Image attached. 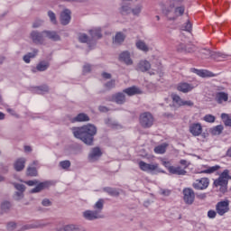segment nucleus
<instances>
[{"instance_id": "nucleus-57", "label": "nucleus", "mask_w": 231, "mask_h": 231, "mask_svg": "<svg viewBox=\"0 0 231 231\" xmlns=\"http://www.w3.org/2000/svg\"><path fill=\"white\" fill-rule=\"evenodd\" d=\"M216 216H217V212H216L215 210L210 209L209 211H208V217H209V219H214Z\"/></svg>"}, {"instance_id": "nucleus-38", "label": "nucleus", "mask_w": 231, "mask_h": 231, "mask_svg": "<svg viewBox=\"0 0 231 231\" xmlns=\"http://www.w3.org/2000/svg\"><path fill=\"white\" fill-rule=\"evenodd\" d=\"M223 129H225L223 125H218L217 126H214L213 128H211V134H214V135L221 134V133H223Z\"/></svg>"}, {"instance_id": "nucleus-50", "label": "nucleus", "mask_w": 231, "mask_h": 231, "mask_svg": "<svg viewBox=\"0 0 231 231\" xmlns=\"http://www.w3.org/2000/svg\"><path fill=\"white\" fill-rule=\"evenodd\" d=\"M78 41L81 43L88 42V34H86L84 32H79L78 35Z\"/></svg>"}, {"instance_id": "nucleus-46", "label": "nucleus", "mask_w": 231, "mask_h": 231, "mask_svg": "<svg viewBox=\"0 0 231 231\" xmlns=\"http://www.w3.org/2000/svg\"><path fill=\"white\" fill-rule=\"evenodd\" d=\"M171 98L174 104H177V106H181V104L183 103V99H181L180 96H178L177 94H172Z\"/></svg>"}, {"instance_id": "nucleus-56", "label": "nucleus", "mask_w": 231, "mask_h": 231, "mask_svg": "<svg viewBox=\"0 0 231 231\" xmlns=\"http://www.w3.org/2000/svg\"><path fill=\"white\" fill-rule=\"evenodd\" d=\"M187 48V45L183 44V43H180L177 46V51H179L180 53H185V49Z\"/></svg>"}, {"instance_id": "nucleus-29", "label": "nucleus", "mask_w": 231, "mask_h": 231, "mask_svg": "<svg viewBox=\"0 0 231 231\" xmlns=\"http://www.w3.org/2000/svg\"><path fill=\"white\" fill-rule=\"evenodd\" d=\"M39 53V51L37 49H34L32 52H29L23 56V62L26 64H30V61L32 59H35L37 57V54Z\"/></svg>"}, {"instance_id": "nucleus-59", "label": "nucleus", "mask_w": 231, "mask_h": 231, "mask_svg": "<svg viewBox=\"0 0 231 231\" xmlns=\"http://www.w3.org/2000/svg\"><path fill=\"white\" fill-rule=\"evenodd\" d=\"M43 21L42 20H36L33 23H32V28H41V25L43 24Z\"/></svg>"}, {"instance_id": "nucleus-36", "label": "nucleus", "mask_w": 231, "mask_h": 231, "mask_svg": "<svg viewBox=\"0 0 231 231\" xmlns=\"http://www.w3.org/2000/svg\"><path fill=\"white\" fill-rule=\"evenodd\" d=\"M221 118L226 127H231V118L228 114H225V113L221 114Z\"/></svg>"}, {"instance_id": "nucleus-3", "label": "nucleus", "mask_w": 231, "mask_h": 231, "mask_svg": "<svg viewBox=\"0 0 231 231\" xmlns=\"http://www.w3.org/2000/svg\"><path fill=\"white\" fill-rule=\"evenodd\" d=\"M139 123L143 129H149L154 124V116L150 112H144L139 116Z\"/></svg>"}, {"instance_id": "nucleus-30", "label": "nucleus", "mask_w": 231, "mask_h": 231, "mask_svg": "<svg viewBox=\"0 0 231 231\" xmlns=\"http://www.w3.org/2000/svg\"><path fill=\"white\" fill-rule=\"evenodd\" d=\"M119 12L121 15H129L132 14L131 4H122Z\"/></svg>"}, {"instance_id": "nucleus-52", "label": "nucleus", "mask_w": 231, "mask_h": 231, "mask_svg": "<svg viewBox=\"0 0 231 231\" xmlns=\"http://www.w3.org/2000/svg\"><path fill=\"white\" fill-rule=\"evenodd\" d=\"M27 176H37V168L29 166L27 169Z\"/></svg>"}, {"instance_id": "nucleus-33", "label": "nucleus", "mask_w": 231, "mask_h": 231, "mask_svg": "<svg viewBox=\"0 0 231 231\" xmlns=\"http://www.w3.org/2000/svg\"><path fill=\"white\" fill-rule=\"evenodd\" d=\"M70 122H72V124H75V122H88V115L79 113L77 116L71 118Z\"/></svg>"}, {"instance_id": "nucleus-16", "label": "nucleus", "mask_w": 231, "mask_h": 231, "mask_svg": "<svg viewBox=\"0 0 231 231\" xmlns=\"http://www.w3.org/2000/svg\"><path fill=\"white\" fill-rule=\"evenodd\" d=\"M14 185L15 189L18 190V192L14 194V199L19 201L24 198V190H26V188L23 184L14 183Z\"/></svg>"}, {"instance_id": "nucleus-26", "label": "nucleus", "mask_w": 231, "mask_h": 231, "mask_svg": "<svg viewBox=\"0 0 231 231\" xmlns=\"http://www.w3.org/2000/svg\"><path fill=\"white\" fill-rule=\"evenodd\" d=\"M41 226H44V223L42 220H36L32 222L31 224H27L23 226V230H30L32 228H41Z\"/></svg>"}, {"instance_id": "nucleus-28", "label": "nucleus", "mask_w": 231, "mask_h": 231, "mask_svg": "<svg viewBox=\"0 0 231 231\" xmlns=\"http://www.w3.org/2000/svg\"><path fill=\"white\" fill-rule=\"evenodd\" d=\"M125 41V35L124 32H116L115 37L113 38V44H116L117 46H120Z\"/></svg>"}, {"instance_id": "nucleus-43", "label": "nucleus", "mask_w": 231, "mask_h": 231, "mask_svg": "<svg viewBox=\"0 0 231 231\" xmlns=\"http://www.w3.org/2000/svg\"><path fill=\"white\" fill-rule=\"evenodd\" d=\"M116 86V80L111 79V80L107 81L106 83H105L104 88H106V89L110 90V89L115 88Z\"/></svg>"}, {"instance_id": "nucleus-51", "label": "nucleus", "mask_w": 231, "mask_h": 231, "mask_svg": "<svg viewBox=\"0 0 231 231\" xmlns=\"http://www.w3.org/2000/svg\"><path fill=\"white\" fill-rule=\"evenodd\" d=\"M11 207H12V204H10L9 201H4L1 204V209L3 212H6V211L10 210Z\"/></svg>"}, {"instance_id": "nucleus-42", "label": "nucleus", "mask_w": 231, "mask_h": 231, "mask_svg": "<svg viewBox=\"0 0 231 231\" xmlns=\"http://www.w3.org/2000/svg\"><path fill=\"white\" fill-rule=\"evenodd\" d=\"M214 51H210L208 49H202L200 53L204 55V59H212V53Z\"/></svg>"}, {"instance_id": "nucleus-31", "label": "nucleus", "mask_w": 231, "mask_h": 231, "mask_svg": "<svg viewBox=\"0 0 231 231\" xmlns=\"http://www.w3.org/2000/svg\"><path fill=\"white\" fill-rule=\"evenodd\" d=\"M135 47L137 48V50H140L141 51H143L144 53H147V51H149V46H147L145 42H143L142 40H138L135 42Z\"/></svg>"}, {"instance_id": "nucleus-12", "label": "nucleus", "mask_w": 231, "mask_h": 231, "mask_svg": "<svg viewBox=\"0 0 231 231\" xmlns=\"http://www.w3.org/2000/svg\"><path fill=\"white\" fill-rule=\"evenodd\" d=\"M44 31L42 32L32 31L30 34V39H32L34 44H42V42H44Z\"/></svg>"}, {"instance_id": "nucleus-39", "label": "nucleus", "mask_w": 231, "mask_h": 231, "mask_svg": "<svg viewBox=\"0 0 231 231\" xmlns=\"http://www.w3.org/2000/svg\"><path fill=\"white\" fill-rule=\"evenodd\" d=\"M143 9V5H142V4H138L137 5H135V7L132 8L133 15H135L138 17V15L142 14Z\"/></svg>"}, {"instance_id": "nucleus-35", "label": "nucleus", "mask_w": 231, "mask_h": 231, "mask_svg": "<svg viewBox=\"0 0 231 231\" xmlns=\"http://www.w3.org/2000/svg\"><path fill=\"white\" fill-rule=\"evenodd\" d=\"M50 187V182H42L39 183L34 189L31 190L32 194H35L37 192H41V190Z\"/></svg>"}, {"instance_id": "nucleus-34", "label": "nucleus", "mask_w": 231, "mask_h": 231, "mask_svg": "<svg viewBox=\"0 0 231 231\" xmlns=\"http://www.w3.org/2000/svg\"><path fill=\"white\" fill-rule=\"evenodd\" d=\"M103 190L114 198H118V196H120V191H118L116 188L106 187L104 188Z\"/></svg>"}, {"instance_id": "nucleus-62", "label": "nucleus", "mask_w": 231, "mask_h": 231, "mask_svg": "<svg viewBox=\"0 0 231 231\" xmlns=\"http://www.w3.org/2000/svg\"><path fill=\"white\" fill-rule=\"evenodd\" d=\"M42 205L43 207H51V200L48 199H44L42 201Z\"/></svg>"}, {"instance_id": "nucleus-11", "label": "nucleus", "mask_w": 231, "mask_h": 231, "mask_svg": "<svg viewBox=\"0 0 231 231\" xmlns=\"http://www.w3.org/2000/svg\"><path fill=\"white\" fill-rule=\"evenodd\" d=\"M102 150L100 147H94L91 149L89 154H88V161L93 162H98L100 158L102 157Z\"/></svg>"}, {"instance_id": "nucleus-22", "label": "nucleus", "mask_w": 231, "mask_h": 231, "mask_svg": "<svg viewBox=\"0 0 231 231\" xmlns=\"http://www.w3.org/2000/svg\"><path fill=\"white\" fill-rule=\"evenodd\" d=\"M178 91H180L181 93H189V91H192L194 89V86L189 84V83H180L177 87Z\"/></svg>"}, {"instance_id": "nucleus-18", "label": "nucleus", "mask_w": 231, "mask_h": 231, "mask_svg": "<svg viewBox=\"0 0 231 231\" xmlns=\"http://www.w3.org/2000/svg\"><path fill=\"white\" fill-rule=\"evenodd\" d=\"M112 101L116 102L119 106L125 104V92H117L112 96Z\"/></svg>"}, {"instance_id": "nucleus-1", "label": "nucleus", "mask_w": 231, "mask_h": 231, "mask_svg": "<svg viewBox=\"0 0 231 231\" xmlns=\"http://www.w3.org/2000/svg\"><path fill=\"white\" fill-rule=\"evenodd\" d=\"M106 201L104 199H99L98 201L94 205V210L88 211V220L95 221V219H104L102 210H104V204Z\"/></svg>"}, {"instance_id": "nucleus-19", "label": "nucleus", "mask_w": 231, "mask_h": 231, "mask_svg": "<svg viewBox=\"0 0 231 231\" xmlns=\"http://www.w3.org/2000/svg\"><path fill=\"white\" fill-rule=\"evenodd\" d=\"M26 165V159L24 157H20L15 160L14 163V170L17 171V172H21V171L24 170V167Z\"/></svg>"}, {"instance_id": "nucleus-53", "label": "nucleus", "mask_w": 231, "mask_h": 231, "mask_svg": "<svg viewBox=\"0 0 231 231\" xmlns=\"http://www.w3.org/2000/svg\"><path fill=\"white\" fill-rule=\"evenodd\" d=\"M204 120L205 122H208L209 124H214V122H216V116L212 115H206L204 116Z\"/></svg>"}, {"instance_id": "nucleus-63", "label": "nucleus", "mask_w": 231, "mask_h": 231, "mask_svg": "<svg viewBox=\"0 0 231 231\" xmlns=\"http://www.w3.org/2000/svg\"><path fill=\"white\" fill-rule=\"evenodd\" d=\"M172 6H171L170 8H164L162 9V14L164 15H166V17H169V14H171V12H172Z\"/></svg>"}, {"instance_id": "nucleus-25", "label": "nucleus", "mask_w": 231, "mask_h": 231, "mask_svg": "<svg viewBox=\"0 0 231 231\" xmlns=\"http://www.w3.org/2000/svg\"><path fill=\"white\" fill-rule=\"evenodd\" d=\"M123 93H125V95H128V97H133L134 95L142 94V90H140V88H138L137 87L134 86V87L125 88L123 90Z\"/></svg>"}, {"instance_id": "nucleus-6", "label": "nucleus", "mask_w": 231, "mask_h": 231, "mask_svg": "<svg viewBox=\"0 0 231 231\" xmlns=\"http://www.w3.org/2000/svg\"><path fill=\"white\" fill-rule=\"evenodd\" d=\"M183 201L186 205H193L196 199V193L190 188H184L182 190Z\"/></svg>"}, {"instance_id": "nucleus-61", "label": "nucleus", "mask_w": 231, "mask_h": 231, "mask_svg": "<svg viewBox=\"0 0 231 231\" xmlns=\"http://www.w3.org/2000/svg\"><path fill=\"white\" fill-rule=\"evenodd\" d=\"M192 51H194V45H186L184 53H192Z\"/></svg>"}, {"instance_id": "nucleus-24", "label": "nucleus", "mask_w": 231, "mask_h": 231, "mask_svg": "<svg viewBox=\"0 0 231 231\" xmlns=\"http://www.w3.org/2000/svg\"><path fill=\"white\" fill-rule=\"evenodd\" d=\"M63 231H86V227L80 225L69 224L63 226Z\"/></svg>"}, {"instance_id": "nucleus-41", "label": "nucleus", "mask_w": 231, "mask_h": 231, "mask_svg": "<svg viewBox=\"0 0 231 231\" xmlns=\"http://www.w3.org/2000/svg\"><path fill=\"white\" fill-rule=\"evenodd\" d=\"M181 30L183 32H189V33H190V32H192V23H190V20H188L187 23H185L181 26Z\"/></svg>"}, {"instance_id": "nucleus-23", "label": "nucleus", "mask_w": 231, "mask_h": 231, "mask_svg": "<svg viewBox=\"0 0 231 231\" xmlns=\"http://www.w3.org/2000/svg\"><path fill=\"white\" fill-rule=\"evenodd\" d=\"M50 68V61H40L35 69H32V73H37V71H46Z\"/></svg>"}, {"instance_id": "nucleus-58", "label": "nucleus", "mask_w": 231, "mask_h": 231, "mask_svg": "<svg viewBox=\"0 0 231 231\" xmlns=\"http://www.w3.org/2000/svg\"><path fill=\"white\" fill-rule=\"evenodd\" d=\"M101 77L105 79V80H111V79L113 78V75H111V73H108V72H103L101 73Z\"/></svg>"}, {"instance_id": "nucleus-2", "label": "nucleus", "mask_w": 231, "mask_h": 231, "mask_svg": "<svg viewBox=\"0 0 231 231\" xmlns=\"http://www.w3.org/2000/svg\"><path fill=\"white\" fill-rule=\"evenodd\" d=\"M89 36L88 38V50H93L97 46V41L102 39V28L96 27L88 31Z\"/></svg>"}, {"instance_id": "nucleus-4", "label": "nucleus", "mask_w": 231, "mask_h": 231, "mask_svg": "<svg viewBox=\"0 0 231 231\" xmlns=\"http://www.w3.org/2000/svg\"><path fill=\"white\" fill-rule=\"evenodd\" d=\"M138 165L141 171L143 172H154L155 171L156 172H162V174H165V171L160 169V164L158 163L151 164L143 161H140Z\"/></svg>"}, {"instance_id": "nucleus-14", "label": "nucleus", "mask_w": 231, "mask_h": 231, "mask_svg": "<svg viewBox=\"0 0 231 231\" xmlns=\"http://www.w3.org/2000/svg\"><path fill=\"white\" fill-rule=\"evenodd\" d=\"M189 133L192 136H199L203 133V126L199 123H193L189 125Z\"/></svg>"}, {"instance_id": "nucleus-55", "label": "nucleus", "mask_w": 231, "mask_h": 231, "mask_svg": "<svg viewBox=\"0 0 231 231\" xmlns=\"http://www.w3.org/2000/svg\"><path fill=\"white\" fill-rule=\"evenodd\" d=\"M176 15H183L185 14V7L184 6H179L175 9Z\"/></svg>"}, {"instance_id": "nucleus-20", "label": "nucleus", "mask_w": 231, "mask_h": 231, "mask_svg": "<svg viewBox=\"0 0 231 231\" xmlns=\"http://www.w3.org/2000/svg\"><path fill=\"white\" fill-rule=\"evenodd\" d=\"M43 34L45 37H47V39H50L54 42L60 41V34L55 31H43Z\"/></svg>"}, {"instance_id": "nucleus-44", "label": "nucleus", "mask_w": 231, "mask_h": 231, "mask_svg": "<svg viewBox=\"0 0 231 231\" xmlns=\"http://www.w3.org/2000/svg\"><path fill=\"white\" fill-rule=\"evenodd\" d=\"M6 230L7 231H15V230H17V223H15L14 221L7 222Z\"/></svg>"}, {"instance_id": "nucleus-32", "label": "nucleus", "mask_w": 231, "mask_h": 231, "mask_svg": "<svg viewBox=\"0 0 231 231\" xmlns=\"http://www.w3.org/2000/svg\"><path fill=\"white\" fill-rule=\"evenodd\" d=\"M226 57H228V55L223 52L213 51V53L211 54V59H213V60H217V62H221V60L226 59Z\"/></svg>"}, {"instance_id": "nucleus-27", "label": "nucleus", "mask_w": 231, "mask_h": 231, "mask_svg": "<svg viewBox=\"0 0 231 231\" xmlns=\"http://www.w3.org/2000/svg\"><path fill=\"white\" fill-rule=\"evenodd\" d=\"M217 104H223V102H228V93L226 92H217L215 97Z\"/></svg>"}, {"instance_id": "nucleus-64", "label": "nucleus", "mask_w": 231, "mask_h": 231, "mask_svg": "<svg viewBox=\"0 0 231 231\" xmlns=\"http://www.w3.org/2000/svg\"><path fill=\"white\" fill-rule=\"evenodd\" d=\"M198 199H207V193H199L197 194Z\"/></svg>"}, {"instance_id": "nucleus-17", "label": "nucleus", "mask_w": 231, "mask_h": 231, "mask_svg": "<svg viewBox=\"0 0 231 231\" xmlns=\"http://www.w3.org/2000/svg\"><path fill=\"white\" fill-rule=\"evenodd\" d=\"M135 69L137 71H142V73H145V71H149V69H151V62H149L147 60H143L139 61Z\"/></svg>"}, {"instance_id": "nucleus-13", "label": "nucleus", "mask_w": 231, "mask_h": 231, "mask_svg": "<svg viewBox=\"0 0 231 231\" xmlns=\"http://www.w3.org/2000/svg\"><path fill=\"white\" fill-rule=\"evenodd\" d=\"M214 185L215 187H220V192L225 193L228 189V179L218 177V179L215 180Z\"/></svg>"}, {"instance_id": "nucleus-7", "label": "nucleus", "mask_w": 231, "mask_h": 231, "mask_svg": "<svg viewBox=\"0 0 231 231\" xmlns=\"http://www.w3.org/2000/svg\"><path fill=\"white\" fill-rule=\"evenodd\" d=\"M230 201L228 200H223L220 202H217L216 205V211L218 216H225L228 210H230L229 208Z\"/></svg>"}, {"instance_id": "nucleus-54", "label": "nucleus", "mask_w": 231, "mask_h": 231, "mask_svg": "<svg viewBox=\"0 0 231 231\" xmlns=\"http://www.w3.org/2000/svg\"><path fill=\"white\" fill-rule=\"evenodd\" d=\"M229 172H230V171H229L228 170H225V171L220 174L219 178H222V179H224V180H227V181H228V180H231V177H229V175H228Z\"/></svg>"}, {"instance_id": "nucleus-45", "label": "nucleus", "mask_w": 231, "mask_h": 231, "mask_svg": "<svg viewBox=\"0 0 231 231\" xmlns=\"http://www.w3.org/2000/svg\"><path fill=\"white\" fill-rule=\"evenodd\" d=\"M36 91L39 95H44L45 93H48V91H50V88H48V86L43 85L42 87H38L36 88Z\"/></svg>"}, {"instance_id": "nucleus-49", "label": "nucleus", "mask_w": 231, "mask_h": 231, "mask_svg": "<svg viewBox=\"0 0 231 231\" xmlns=\"http://www.w3.org/2000/svg\"><path fill=\"white\" fill-rule=\"evenodd\" d=\"M48 17L52 24H57V15L53 11H48Z\"/></svg>"}, {"instance_id": "nucleus-15", "label": "nucleus", "mask_w": 231, "mask_h": 231, "mask_svg": "<svg viewBox=\"0 0 231 231\" xmlns=\"http://www.w3.org/2000/svg\"><path fill=\"white\" fill-rule=\"evenodd\" d=\"M120 62H125L126 66H133V60L131 59V53L127 51H125L119 55Z\"/></svg>"}, {"instance_id": "nucleus-37", "label": "nucleus", "mask_w": 231, "mask_h": 231, "mask_svg": "<svg viewBox=\"0 0 231 231\" xmlns=\"http://www.w3.org/2000/svg\"><path fill=\"white\" fill-rule=\"evenodd\" d=\"M165 151H167V143L161 144L154 148L156 154H165Z\"/></svg>"}, {"instance_id": "nucleus-5", "label": "nucleus", "mask_w": 231, "mask_h": 231, "mask_svg": "<svg viewBox=\"0 0 231 231\" xmlns=\"http://www.w3.org/2000/svg\"><path fill=\"white\" fill-rule=\"evenodd\" d=\"M72 133L75 138H78L84 142V143H88V126L82 127H74L72 128Z\"/></svg>"}, {"instance_id": "nucleus-21", "label": "nucleus", "mask_w": 231, "mask_h": 231, "mask_svg": "<svg viewBox=\"0 0 231 231\" xmlns=\"http://www.w3.org/2000/svg\"><path fill=\"white\" fill-rule=\"evenodd\" d=\"M168 171L170 174H176L177 176H185L187 174V171L180 168V166H171L168 168Z\"/></svg>"}, {"instance_id": "nucleus-10", "label": "nucleus", "mask_w": 231, "mask_h": 231, "mask_svg": "<svg viewBox=\"0 0 231 231\" xmlns=\"http://www.w3.org/2000/svg\"><path fill=\"white\" fill-rule=\"evenodd\" d=\"M97 129L95 125H88V145H93L95 136H97Z\"/></svg>"}, {"instance_id": "nucleus-9", "label": "nucleus", "mask_w": 231, "mask_h": 231, "mask_svg": "<svg viewBox=\"0 0 231 231\" xmlns=\"http://www.w3.org/2000/svg\"><path fill=\"white\" fill-rule=\"evenodd\" d=\"M208 178H202L200 180H197L193 184L192 187L196 190H205V189L208 188L209 185Z\"/></svg>"}, {"instance_id": "nucleus-60", "label": "nucleus", "mask_w": 231, "mask_h": 231, "mask_svg": "<svg viewBox=\"0 0 231 231\" xmlns=\"http://www.w3.org/2000/svg\"><path fill=\"white\" fill-rule=\"evenodd\" d=\"M181 106H187L188 107H194V102L190 100H188V101L182 100Z\"/></svg>"}, {"instance_id": "nucleus-40", "label": "nucleus", "mask_w": 231, "mask_h": 231, "mask_svg": "<svg viewBox=\"0 0 231 231\" xmlns=\"http://www.w3.org/2000/svg\"><path fill=\"white\" fill-rule=\"evenodd\" d=\"M219 169H221V166L215 165V166L208 168L207 170L202 171L201 172H203L204 174H212V173L216 172V171H219Z\"/></svg>"}, {"instance_id": "nucleus-48", "label": "nucleus", "mask_w": 231, "mask_h": 231, "mask_svg": "<svg viewBox=\"0 0 231 231\" xmlns=\"http://www.w3.org/2000/svg\"><path fill=\"white\" fill-rule=\"evenodd\" d=\"M194 73H196L197 75H199V77H210V72L207 71V70H199V69H193Z\"/></svg>"}, {"instance_id": "nucleus-8", "label": "nucleus", "mask_w": 231, "mask_h": 231, "mask_svg": "<svg viewBox=\"0 0 231 231\" xmlns=\"http://www.w3.org/2000/svg\"><path fill=\"white\" fill-rule=\"evenodd\" d=\"M60 23L63 26H68L71 23V10L63 9V12L60 14Z\"/></svg>"}, {"instance_id": "nucleus-47", "label": "nucleus", "mask_w": 231, "mask_h": 231, "mask_svg": "<svg viewBox=\"0 0 231 231\" xmlns=\"http://www.w3.org/2000/svg\"><path fill=\"white\" fill-rule=\"evenodd\" d=\"M60 169H63L64 171H68L69 167H71V162L69 161H61L60 162Z\"/></svg>"}]
</instances>
